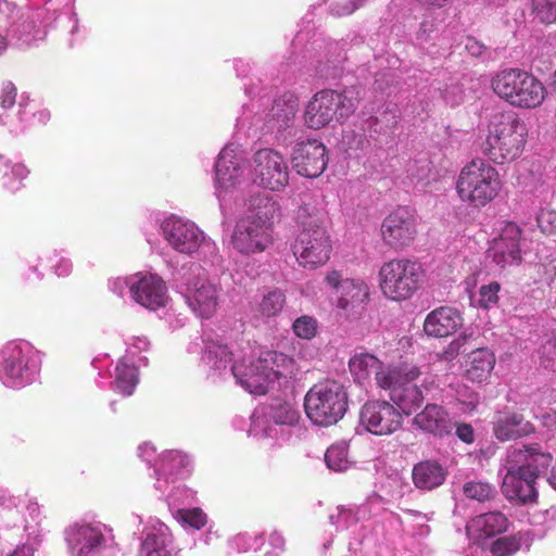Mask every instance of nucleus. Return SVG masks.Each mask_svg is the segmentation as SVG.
Wrapping results in <instances>:
<instances>
[{
    "label": "nucleus",
    "mask_w": 556,
    "mask_h": 556,
    "mask_svg": "<svg viewBox=\"0 0 556 556\" xmlns=\"http://www.w3.org/2000/svg\"><path fill=\"white\" fill-rule=\"evenodd\" d=\"M378 277L383 296L400 303L412 299L420 289L425 270L418 262L393 258L382 264Z\"/></svg>",
    "instance_id": "obj_7"
},
{
    "label": "nucleus",
    "mask_w": 556,
    "mask_h": 556,
    "mask_svg": "<svg viewBox=\"0 0 556 556\" xmlns=\"http://www.w3.org/2000/svg\"><path fill=\"white\" fill-rule=\"evenodd\" d=\"M215 174L217 182L225 189L233 186L241 176L240 161L233 148L225 147L219 152L215 165Z\"/></svg>",
    "instance_id": "obj_28"
},
{
    "label": "nucleus",
    "mask_w": 556,
    "mask_h": 556,
    "mask_svg": "<svg viewBox=\"0 0 556 556\" xmlns=\"http://www.w3.org/2000/svg\"><path fill=\"white\" fill-rule=\"evenodd\" d=\"M465 50L470 55L479 58L486 51V47L475 37H467L465 40Z\"/></svg>",
    "instance_id": "obj_53"
},
{
    "label": "nucleus",
    "mask_w": 556,
    "mask_h": 556,
    "mask_svg": "<svg viewBox=\"0 0 556 556\" xmlns=\"http://www.w3.org/2000/svg\"><path fill=\"white\" fill-rule=\"evenodd\" d=\"M136 302L150 309L165 306L167 288L163 279L156 275L141 277L130 288Z\"/></svg>",
    "instance_id": "obj_18"
},
{
    "label": "nucleus",
    "mask_w": 556,
    "mask_h": 556,
    "mask_svg": "<svg viewBox=\"0 0 556 556\" xmlns=\"http://www.w3.org/2000/svg\"><path fill=\"white\" fill-rule=\"evenodd\" d=\"M0 42L3 45L4 43V38L2 36H0Z\"/></svg>",
    "instance_id": "obj_59"
},
{
    "label": "nucleus",
    "mask_w": 556,
    "mask_h": 556,
    "mask_svg": "<svg viewBox=\"0 0 556 556\" xmlns=\"http://www.w3.org/2000/svg\"><path fill=\"white\" fill-rule=\"evenodd\" d=\"M206 354L208 359H215L217 367L226 366L232 361V354L227 345L211 343L206 346Z\"/></svg>",
    "instance_id": "obj_47"
},
{
    "label": "nucleus",
    "mask_w": 556,
    "mask_h": 556,
    "mask_svg": "<svg viewBox=\"0 0 556 556\" xmlns=\"http://www.w3.org/2000/svg\"><path fill=\"white\" fill-rule=\"evenodd\" d=\"M479 342V336L473 332L462 333L452 342H450L447 349L444 351V357L447 361L455 358L459 354H465L468 357V353L477 348H481Z\"/></svg>",
    "instance_id": "obj_38"
},
{
    "label": "nucleus",
    "mask_w": 556,
    "mask_h": 556,
    "mask_svg": "<svg viewBox=\"0 0 556 556\" xmlns=\"http://www.w3.org/2000/svg\"><path fill=\"white\" fill-rule=\"evenodd\" d=\"M419 375V368L414 365L403 364L393 368L382 365L375 378L379 388L390 391L391 397L396 388H400L405 381L416 380Z\"/></svg>",
    "instance_id": "obj_26"
},
{
    "label": "nucleus",
    "mask_w": 556,
    "mask_h": 556,
    "mask_svg": "<svg viewBox=\"0 0 556 556\" xmlns=\"http://www.w3.org/2000/svg\"><path fill=\"white\" fill-rule=\"evenodd\" d=\"M417 233V218L407 207L393 211L381 225L384 244L395 250L408 247L414 242Z\"/></svg>",
    "instance_id": "obj_9"
},
{
    "label": "nucleus",
    "mask_w": 556,
    "mask_h": 556,
    "mask_svg": "<svg viewBox=\"0 0 556 556\" xmlns=\"http://www.w3.org/2000/svg\"><path fill=\"white\" fill-rule=\"evenodd\" d=\"M462 321L463 318L457 309L442 306L427 315L424 330L430 337L444 338L456 332Z\"/></svg>",
    "instance_id": "obj_20"
},
{
    "label": "nucleus",
    "mask_w": 556,
    "mask_h": 556,
    "mask_svg": "<svg viewBox=\"0 0 556 556\" xmlns=\"http://www.w3.org/2000/svg\"><path fill=\"white\" fill-rule=\"evenodd\" d=\"M536 479L531 473H523V469L509 466L502 484L503 494L507 500L522 504L534 502L538 497Z\"/></svg>",
    "instance_id": "obj_17"
},
{
    "label": "nucleus",
    "mask_w": 556,
    "mask_h": 556,
    "mask_svg": "<svg viewBox=\"0 0 556 556\" xmlns=\"http://www.w3.org/2000/svg\"><path fill=\"white\" fill-rule=\"evenodd\" d=\"M344 280L341 271L337 269L329 270L325 276L326 283L339 292L343 289Z\"/></svg>",
    "instance_id": "obj_55"
},
{
    "label": "nucleus",
    "mask_w": 556,
    "mask_h": 556,
    "mask_svg": "<svg viewBox=\"0 0 556 556\" xmlns=\"http://www.w3.org/2000/svg\"><path fill=\"white\" fill-rule=\"evenodd\" d=\"M538 224L543 231H552L556 227V213L546 211L538 216Z\"/></svg>",
    "instance_id": "obj_54"
},
{
    "label": "nucleus",
    "mask_w": 556,
    "mask_h": 556,
    "mask_svg": "<svg viewBox=\"0 0 556 556\" xmlns=\"http://www.w3.org/2000/svg\"><path fill=\"white\" fill-rule=\"evenodd\" d=\"M509 466L523 469V473H531L538 478L545 472L553 462L549 453H544L536 443L513 447L507 455Z\"/></svg>",
    "instance_id": "obj_15"
},
{
    "label": "nucleus",
    "mask_w": 556,
    "mask_h": 556,
    "mask_svg": "<svg viewBox=\"0 0 556 556\" xmlns=\"http://www.w3.org/2000/svg\"><path fill=\"white\" fill-rule=\"evenodd\" d=\"M298 235L292 244L299 266L317 269L328 263L332 252L331 236L318 210L303 204L296 212Z\"/></svg>",
    "instance_id": "obj_1"
},
{
    "label": "nucleus",
    "mask_w": 556,
    "mask_h": 556,
    "mask_svg": "<svg viewBox=\"0 0 556 556\" xmlns=\"http://www.w3.org/2000/svg\"><path fill=\"white\" fill-rule=\"evenodd\" d=\"M9 556H27L24 549H15L11 555Z\"/></svg>",
    "instance_id": "obj_56"
},
{
    "label": "nucleus",
    "mask_w": 556,
    "mask_h": 556,
    "mask_svg": "<svg viewBox=\"0 0 556 556\" xmlns=\"http://www.w3.org/2000/svg\"><path fill=\"white\" fill-rule=\"evenodd\" d=\"M270 539H271L273 541H275V542H278V543H281V542H282V539H281L279 535H277V534H273V535L270 536Z\"/></svg>",
    "instance_id": "obj_57"
},
{
    "label": "nucleus",
    "mask_w": 556,
    "mask_h": 556,
    "mask_svg": "<svg viewBox=\"0 0 556 556\" xmlns=\"http://www.w3.org/2000/svg\"><path fill=\"white\" fill-rule=\"evenodd\" d=\"M292 329L296 337L309 340L317 333V320L312 316L303 315L294 320Z\"/></svg>",
    "instance_id": "obj_46"
},
{
    "label": "nucleus",
    "mask_w": 556,
    "mask_h": 556,
    "mask_svg": "<svg viewBox=\"0 0 556 556\" xmlns=\"http://www.w3.org/2000/svg\"><path fill=\"white\" fill-rule=\"evenodd\" d=\"M189 305L201 318H210L216 313L218 291L210 281H197L194 290L188 298Z\"/></svg>",
    "instance_id": "obj_23"
},
{
    "label": "nucleus",
    "mask_w": 556,
    "mask_h": 556,
    "mask_svg": "<svg viewBox=\"0 0 556 556\" xmlns=\"http://www.w3.org/2000/svg\"><path fill=\"white\" fill-rule=\"evenodd\" d=\"M325 462L333 471H344L349 468L348 451L342 445H331L325 453Z\"/></svg>",
    "instance_id": "obj_43"
},
{
    "label": "nucleus",
    "mask_w": 556,
    "mask_h": 556,
    "mask_svg": "<svg viewBox=\"0 0 556 556\" xmlns=\"http://www.w3.org/2000/svg\"><path fill=\"white\" fill-rule=\"evenodd\" d=\"M178 521L195 529L200 530L207 523L206 514L199 507L190 509H178L176 513Z\"/></svg>",
    "instance_id": "obj_44"
},
{
    "label": "nucleus",
    "mask_w": 556,
    "mask_h": 556,
    "mask_svg": "<svg viewBox=\"0 0 556 556\" xmlns=\"http://www.w3.org/2000/svg\"><path fill=\"white\" fill-rule=\"evenodd\" d=\"M115 370L117 389L124 395H131L138 383L137 368L119 362Z\"/></svg>",
    "instance_id": "obj_39"
},
{
    "label": "nucleus",
    "mask_w": 556,
    "mask_h": 556,
    "mask_svg": "<svg viewBox=\"0 0 556 556\" xmlns=\"http://www.w3.org/2000/svg\"><path fill=\"white\" fill-rule=\"evenodd\" d=\"M368 298L369 288L364 280L346 278L337 306L344 312H350L366 303Z\"/></svg>",
    "instance_id": "obj_30"
},
{
    "label": "nucleus",
    "mask_w": 556,
    "mask_h": 556,
    "mask_svg": "<svg viewBox=\"0 0 556 556\" xmlns=\"http://www.w3.org/2000/svg\"><path fill=\"white\" fill-rule=\"evenodd\" d=\"M296 110L295 100L277 99L268 113V123L278 130L286 129L293 123Z\"/></svg>",
    "instance_id": "obj_34"
},
{
    "label": "nucleus",
    "mask_w": 556,
    "mask_h": 556,
    "mask_svg": "<svg viewBox=\"0 0 556 556\" xmlns=\"http://www.w3.org/2000/svg\"><path fill=\"white\" fill-rule=\"evenodd\" d=\"M16 99V88L11 81L2 85L0 94V104L3 109H10L14 105Z\"/></svg>",
    "instance_id": "obj_51"
},
{
    "label": "nucleus",
    "mask_w": 556,
    "mask_h": 556,
    "mask_svg": "<svg viewBox=\"0 0 556 556\" xmlns=\"http://www.w3.org/2000/svg\"><path fill=\"white\" fill-rule=\"evenodd\" d=\"M256 368H263V376L270 382L281 378H292L295 374V362L289 355L277 351L262 352L257 358Z\"/></svg>",
    "instance_id": "obj_21"
},
{
    "label": "nucleus",
    "mask_w": 556,
    "mask_h": 556,
    "mask_svg": "<svg viewBox=\"0 0 556 556\" xmlns=\"http://www.w3.org/2000/svg\"><path fill=\"white\" fill-rule=\"evenodd\" d=\"M528 128L514 111L494 113L488 124V135L481 144L482 154L494 164H505L518 159L526 147Z\"/></svg>",
    "instance_id": "obj_2"
},
{
    "label": "nucleus",
    "mask_w": 556,
    "mask_h": 556,
    "mask_svg": "<svg viewBox=\"0 0 556 556\" xmlns=\"http://www.w3.org/2000/svg\"><path fill=\"white\" fill-rule=\"evenodd\" d=\"M424 400L422 391L417 386L406 381L400 388H396L391 396V401L396 405L399 412L405 415H410L418 409Z\"/></svg>",
    "instance_id": "obj_32"
},
{
    "label": "nucleus",
    "mask_w": 556,
    "mask_h": 556,
    "mask_svg": "<svg viewBox=\"0 0 556 556\" xmlns=\"http://www.w3.org/2000/svg\"><path fill=\"white\" fill-rule=\"evenodd\" d=\"M342 141L348 150H362L366 143V136L363 131L349 129L343 132Z\"/></svg>",
    "instance_id": "obj_49"
},
{
    "label": "nucleus",
    "mask_w": 556,
    "mask_h": 556,
    "mask_svg": "<svg viewBox=\"0 0 556 556\" xmlns=\"http://www.w3.org/2000/svg\"><path fill=\"white\" fill-rule=\"evenodd\" d=\"M273 230L251 219L240 218L232 231L230 243L243 255L264 252L273 244Z\"/></svg>",
    "instance_id": "obj_11"
},
{
    "label": "nucleus",
    "mask_w": 556,
    "mask_h": 556,
    "mask_svg": "<svg viewBox=\"0 0 556 556\" xmlns=\"http://www.w3.org/2000/svg\"><path fill=\"white\" fill-rule=\"evenodd\" d=\"M286 295L281 290L274 289L266 293L258 304V312L264 317H275L283 308Z\"/></svg>",
    "instance_id": "obj_40"
},
{
    "label": "nucleus",
    "mask_w": 556,
    "mask_h": 556,
    "mask_svg": "<svg viewBox=\"0 0 556 556\" xmlns=\"http://www.w3.org/2000/svg\"><path fill=\"white\" fill-rule=\"evenodd\" d=\"M269 418L277 425L294 426L300 419L299 410L289 402L276 400L269 407Z\"/></svg>",
    "instance_id": "obj_37"
},
{
    "label": "nucleus",
    "mask_w": 556,
    "mask_h": 556,
    "mask_svg": "<svg viewBox=\"0 0 556 556\" xmlns=\"http://www.w3.org/2000/svg\"><path fill=\"white\" fill-rule=\"evenodd\" d=\"M463 493L469 500L485 502L496 495V490L488 482L468 481L463 485Z\"/></svg>",
    "instance_id": "obj_41"
},
{
    "label": "nucleus",
    "mask_w": 556,
    "mask_h": 556,
    "mask_svg": "<svg viewBox=\"0 0 556 556\" xmlns=\"http://www.w3.org/2000/svg\"><path fill=\"white\" fill-rule=\"evenodd\" d=\"M455 188L462 202L481 208L500 195L503 181L500 172L488 160L473 157L462 167Z\"/></svg>",
    "instance_id": "obj_3"
},
{
    "label": "nucleus",
    "mask_w": 556,
    "mask_h": 556,
    "mask_svg": "<svg viewBox=\"0 0 556 556\" xmlns=\"http://www.w3.org/2000/svg\"><path fill=\"white\" fill-rule=\"evenodd\" d=\"M1 370L12 383H22L29 379L28 365L22 349L17 344H8L1 351Z\"/></svg>",
    "instance_id": "obj_25"
},
{
    "label": "nucleus",
    "mask_w": 556,
    "mask_h": 556,
    "mask_svg": "<svg viewBox=\"0 0 556 556\" xmlns=\"http://www.w3.org/2000/svg\"><path fill=\"white\" fill-rule=\"evenodd\" d=\"M162 229L167 242L180 253L191 254L195 252L203 240L198 226L181 218H167L163 223Z\"/></svg>",
    "instance_id": "obj_14"
},
{
    "label": "nucleus",
    "mask_w": 556,
    "mask_h": 556,
    "mask_svg": "<svg viewBox=\"0 0 556 556\" xmlns=\"http://www.w3.org/2000/svg\"><path fill=\"white\" fill-rule=\"evenodd\" d=\"M495 366V355L486 348H477L465 362V374L468 380L481 383L490 378Z\"/></svg>",
    "instance_id": "obj_24"
},
{
    "label": "nucleus",
    "mask_w": 556,
    "mask_h": 556,
    "mask_svg": "<svg viewBox=\"0 0 556 556\" xmlns=\"http://www.w3.org/2000/svg\"><path fill=\"white\" fill-rule=\"evenodd\" d=\"M104 541L100 530L90 526H81L72 533L70 543L79 546L78 555L87 556L90 552L101 546Z\"/></svg>",
    "instance_id": "obj_35"
},
{
    "label": "nucleus",
    "mask_w": 556,
    "mask_h": 556,
    "mask_svg": "<svg viewBox=\"0 0 556 556\" xmlns=\"http://www.w3.org/2000/svg\"><path fill=\"white\" fill-rule=\"evenodd\" d=\"M364 1L358 0H336L331 4V13L336 16H345L357 10Z\"/></svg>",
    "instance_id": "obj_50"
},
{
    "label": "nucleus",
    "mask_w": 556,
    "mask_h": 556,
    "mask_svg": "<svg viewBox=\"0 0 556 556\" xmlns=\"http://www.w3.org/2000/svg\"><path fill=\"white\" fill-rule=\"evenodd\" d=\"M493 431L496 439L504 442L526 437L534 431V427L522 415L508 413L496 417Z\"/></svg>",
    "instance_id": "obj_22"
},
{
    "label": "nucleus",
    "mask_w": 556,
    "mask_h": 556,
    "mask_svg": "<svg viewBox=\"0 0 556 556\" xmlns=\"http://www.w3.org/2000/svg\"><path fill=\"white\" fill-rule=\"evenodd\" d=\"M172 543L167 529H153L147 532L139 551V556H173Z\"/></svg>",
    "instance_id": "obj_33"
},
{
    "label": "nucleus",
    "mask_w": 556,
    "mask_h": 556,
    "mask_svg": "<svg viewBox=\"0 0 556 556\" xmlns=\"http://www.w3.org/2000/svg\"><path fill=\"white\" fill-rule=\"evenodd\" d=\"M361 102L355 88L342 91L324 89L307 102L303 115L304 124L314 130L329 126L333 121L342 123L354 114Z\"/></svg>",
    "instance_id": "obj_5"
},
{
    "label": "nucleus",
    "mask_w": 556,
    "mask_h": 556,
    "mask_svg": "<svg viewBox=\"0 0 556 556\" xmlns=\"http://www.w3.org/2000/svg\"><path fill=\"white\" fill-rule=\"evenodd\" d=\"M381 366L382 363L370 353L356 354L349 362L350 371L358 382L368 380L372 374L376 376Z\"/></svg>",
    "instance_id": "obj_36"
},
{
    "label": "nucleus",
    "mask_w": 556,
    "mask_h": 556,
    "mask_svg": "<svg viewBox=\"0 0 556 556\" xmlns=\"http://www.w3.org/2000/svg\"><path fill=\"white\" fill-rule=\"evenodd\" d=\"M522 230L515 223H507L497 238L493 239L488 254L501 268L518 264L521 260L520 239Z\"/></svg>",
    "instance_id": "obj_13"
},
{
    "label": "nucleus",
    "mask_w": 556,
    "mask_h": 556,
    "mask_svg": "<svg viewBox=\"0 0 556 556\" xmlns=\"http://www.w3.org/2000/svg\"><path fill=\"white\" fill-rule=\"evenodd\" d=\"M363 426L375 435H389L402 427V413L388 401H368L361 410Z\"/></svg>",
    "instance_id": "obj_10"
},
{
    "label": "nucleus",
    "mask_w": 556,
    "mask_h": 556,
    "mask_svg": "<svg viewBox=\"0 0 556 556\" xmlns=\"http://www.w3.org/2000/svg\"><path fill=\"white\" fill-rule=\"evenodd\" d=\"M412 478L417 489L431 491L443 484L446 471L435 460H422L414 466Z\"/></svg>",
    "instance_id": "obj_27"
},
{
    "label": "nucleus",
    "mask_w": 556,
    "mask_h": 556,
    "mask_svg": "<svg viewBox=\"0 0 556 556\" xmlns=\"http://www.w3.org/2000/svg\"><path fill=\"white\" fill-rule=\"evenodd\" d=\"M414 424L425 432L439 438L450 435L454 429L450 414L438 404H428L414 417Z\"/></svg>",
    "instance_id": "obj_19"
},
{
    "label": "nucleus",
    "mask_w": 556,
    "mask_h": 556,
    "mask_svg": "<svg viewBox=\"0 0 556 556\" xmlns=\"http://www.w3.org/2000/svg\"><path fill=\"white\" fill-rule=\"evenodd\" d=\"M521 546L520 539L516 535H506L495 540L490 547L494 556H510L519 551Z\"/></svg>",
    "instance_id": "obj_45"
},
{
    "label": "nucleus",
    "mask_w": 556,
    "mask_h": 556,
    "mask_svg": "<svg viewBox=\"0 0 556 556\" xmlns=\"http://www.w3.org/2000/svg\"><path fill=\"white\" fill-rule=\"evenodd\" d=\"M255 181L271 191H280L289 184V167L283 155L273 149H261L253 155Z\"/></svg>",
    "instance_id": "obj_8"
},
{
    "label": "nucleus",
    "mask_w": 556,
    "mask_h": 556,
    "mask_svg": "<svg viewBox=\"0 0 556 556\" xmlns=\"http://www.w3.org/2000/svg\"><path fill=\"white\" fill-rule=\"evenodd\" d=\"M551 483L555 486L556 489V471L553 473L552 476V480H551Z\"/></svg>",
    "instance_id": "obj_58"
},
{
    "label": "nucleus",
    "mask_w": 556,
    "mask_h": 556,
    "mask_svg": "<svg viewBox=\"0 0 556 556\" xmlns=\"http://www.w3.org/2000/svg\"><path fill=\"white\" fill-rule=\"evenodd\" d=\"M454 429L457 438L466 444H470L475 441L473 428L471 425L462 422L454 424Z\"/></svg>",
    "instance_id": "obj_52"
},
{
    "label": "nucleus",
    "mask_w": 556,
    "mask_h": 556,
    "mask_svg": "<svg viewBox=\"0 0 556 556\" xmlns=\"http://www.w3.org/2000/svg\"><path fill=\"white\" fill-rule=\"evenodd\" d=\"M291 161L299 175L315 178L320 176L327 167V149L315 139L303 141L294 148Z\"/></svg>",
    "instance_id": "obj_12"
},
{
    "label": "nucleus",
    "mask_w": 556,
    "mask_h": 556,
    "mask_svg": "<svg viewBox=\"0 0 556 556\" xmlns=\"http://www.w3.org/2000/svg\"><path fill=\"white\" fill-rule=\"evenodd\" d=\"M278 210V204L268 194L257 193L249 200L248 213L243 218L273 230L274 218Z\"/></svg>",
    "instance_id": "obj_29"
},
{
    "label": "nucleus",
    "mask_w": 556,
    "mask_h": 556,
    "mask_svg": "<svg viewBox=\"0 0 556 556\" xmlns=\"http://www.w3.org/2000/svg\"><path fill=\"white\" fill-rule=\"evenodd\" d=\"M508 527V518L503 513L495 510L471 518L466 526V531L473 543L482 544L486 540L506 532Z\"/></svg>",
    "instance_id": "obj_16"
},
{
    "label": "nucleus",
    "mask_w": 556,
    "mask_h": 556,
    "mask_svg": "<svg viewBox=\"0 0 556 556\" xmlns=\"http://www.w3.org/2000/svg\"><path fill=\"white\" fill-rule=\"evenodd\" d=\"M257 359L248 368L242 365L235 364L231 366L233 376L239 380L240 384L250 393L264 394L267 392L269 378L263 376V368H256Z\"/></svg>",
    "instance_id": "obj_31"
},
{
    "label": "nucleus",
    "mask_w": 556,
    "mask_h": 556,
    "mask_svg": "<svg viewBox=\"0 0 556 556\" xmlns=\"http://www.w3.org/2000/svg\"><path fill=\"white\" fill-rule=\"evenodd\" d=\"M491 89L510 106L526 110L539 108L547 93L536 76L518 67L497 71L491 78Z\"/></svg>",
    "instance_id": "obj_4"
},
{
    "label": "nucleus",
    "mask_w": 556,
    "mask_h": 556,
    "mask_svg": "<svg viewBox=\"0 0 556 556\" xmlns=\"http://www.w3.org/2000/svg\"><path fill=\"white\" fill-rule=\"evenodd\" d=\"M534 20L544 25L556 23V0H532Z\"/></svg>",
    "instance_id": "obj_42"
},
{
    "label": "nucleus",
    "mask_w": 556,
    "mask_h": 556,
    "mask_svg": "<svg viewBox=\"0 0 556 556\" xmlns=\"http://www.w3.org/2000/svg\"><path fill=\"white\" fill-rule=\"evenodd\" d=\"M349 396L344 386L336 380L314 384L305 395L304 408L307 417L319 426H332L348 410Z\"/></svg>",
    "instance_id": "obj_6"
},
{
    "label": "nucleus",
    "mask_w": 556,
    "mask_h": 556,
    "mask_svg": "<svg viewBox=\"0 0 556 556\" xmlns=\"http://www.w3.org/2000/svg\"><path fill=\"white\" fill-rule=\"evenodd\" d=\"M500 289L501 286L496 281L482 286L479 291L480 305L488 308L491 304H495L498 301Z\"/></svg>",
    "instance_id": "obj_48"
}]
</instances>
